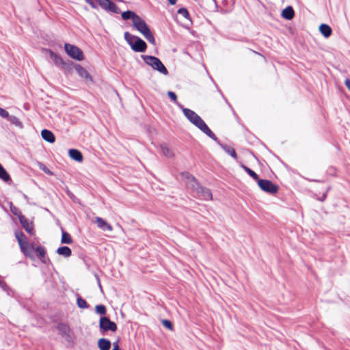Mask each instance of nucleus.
<instances>
[{"mask_svg":"<svg viewBox=\"0 0 350 350\" xmlns=\"http://www.w3.org/2000/svg\"><path fill=\"white\" fill-rule=\"evenodd\" d=\"M243 169L245 170V171L251 176L252 177L254 180H256L257 182H258V180H260L258 178V176L257 175V174L254 172L253 170H252L251 169H250L249 167H246V166H243Z\"/></svg>","mask_w":350,"mask_h":350,"instance_id":"28","label":"nucleus"},{"mask_svg":"<svg viewBox=\"0 0 350 350\" xmlns=\"http://www.w3.org/2000/svg\"><path fill=\"white\" fill-rule=\"evenodd\" d=\"M9 116V113L6 110L0 107V116L2 118H8Z\"/></svg>","mask_w":350,"mask_h":350,"instance_id":"35","label":"nucleus"},{"mask_svg":"<svg viewBox=\"0 0 350 350\" xmlns=\"http://www.w3.org/2000/svg\"><path fill=\"white\" fill-rule=\"evenodd\" d=\"M35 250L37 253L38 256L40 258V260H42V258H44L46 254L44 248L43 247L38 246L35 249Z\"/></svg>","mask_w":350,"mask_h":350,"instance_id":"27","label":"nucleus"},{"mask_svg":"<svg viewBox=\"0 0 350 350\" xmlns=\"http://www.w3.org/2000/svg\"><path fill=\"white\" fill-rule=\"evenodd\" d=\"M222 148L226 153L231 155L234 159L237 158V153L233 148L228 146H223Z\"/></svg>","mask_w":350,"mask_h":350,"instance_id":"25","label":"nucleus"},{"mask_svg":"<svg viewBox=\"0 0 350 350\" xmlns=\"http://www.w3.org/2000/svg\"><path fill=\"white\" fill-rule=\"evenodd\" d=\"M168 1L171 5H174L176 3V0H168Z\"/></svg>","mask_w":350,"mask_h":350,"instance_id":"39","label":"nucleus"},{"mask_svg":"<svg viewBox=\"0 0 350 350\" xmlns=\"http://www.w3.org/2000/svg\"><path fill=\"white\" fill-rule=\"evenodd\" d=\"M57 253L59 255L63 256L66 258L70 257L72 254L71 250L67 246H62L59 247L57 250Z\"/></svg>","mask_w":350,"mask_h":350,"instance_id":"18","label":"nucleus"},{"mask_svg":"<svg viewBox=\"0 0 350 350\" xmlns=\"http://www.w3.org/2000/svg\"><path fill=\"white\" fill-rule=\"evenodd\" d=\"M20 221L21 222V224L23 225V228L25 229V230L29 233H32L33 228L32 226L28 223L27 219H24V217H21Z\"/></svg>","mask_w":350,"mask_h":350,"instance_id":"23","label":"nucleus"},{"mask_svg":"<svg viewBox=\"0 0 350 350\" xmlns=\"http://www.w3.org/2000/svg\"><path fill=\"white\" fill-rule=\"evenodd\" d=\"M294 14L295 12L291 6L286 7L284 10H283L282 12V17L287 20L292 19L294 16Z\"/></svg>","mask_w":350,"mask_h":350,"instance_id":"17","label":"nucleus"},{"mask_svg":"<svg viewBox=\"0 0 350 350\" xmlns=\"http://www.w3.org/2000/svg\"><path fill=\"white\" fill-rule=\"evenodd\" d=\"M124 37L134 51L144 52L146 51L147 45L146 42L139 37L135 36L127 31L124 33Z\"/></svg>","mask_w":350,"mask_h":350,"instance_id":"4","label":"nucleus"},{"mask_svg":"<svg viewBox=\"0 0 350 350\" xmlns=\"http://www.w3.org/2000/svg\"><path fill=\"white\" fill-rule=\"evenodd\" d=\"M75 68L77 72L79 74V75L81 77L84 78L89 81H92V77H90V74L83 67L77 64L75 66Z\"/></svg>","mask_w":350,"mask_h":350,"instance_id":"14","label":"nucleus"},{"mask_svg":"<svg viewBox=\"0 0 350 350\" xmlns=\"http://www.w3.org/2000/svg\"><path fill=\"white\" fill-rule=\"evenodd\" d=\"M258 187L265 192L269 193H275L278 190V187L277 185L272 183L271 181L269 180L260 179L258 180Z\"/></svg>","mask_w":350,"mask_h":350,"instance_id":"9","label":"nucleus"},{"mask_svg":"<svg viewBox=\"0 0 350 350\" xmlns=\"http://www.w3.org/2000/svg\"><path fill=\"white\" fill-rule=\"evenodd\" d=\"M94 222L100 229L104 231L111 232L113 230V227L101 217H96Z\"/></svg>","mask_w":350,"mask_h":350,"instance_id":"12","label":"nucleus"},{"mask_svg":"<svg viewBox=\"0 0 350 350\" xmlns=\"http://www.w3.org/2000/svg\"><path fill=\"white\" fill-rule=\"evenodd\" d=\"M167 95L173 101H176L177 97L174 92L170 91L167 92Z\"/></svg>","mask_w":350,"mask_h":350,"instance_id":"36","label":"nucleus"},{"mask_svg":"<svg viewBox=\"0 0 350 350\" xmlns=\"http://www.w3.org/2000/svg\"><path fill=\"white\" fill-rule=\"evenodd\" d=\"M42 137L46 142L49 143H53L55 141V137L54 134L46 129H44L41 132Z\"/></svg>","mask_w":350,"mask_h":350,"instance_id":"15","label":"nucleus"},{"mask_svg":"<svg viewBox=\"0 0 350 350\" xmlns=\"http://www.w3.org/2000/svg\"><path fill=\"white\" fill-rule=\"evenodd\" d=\"M139 16L137 15L135 12L132 11H126L122 13V18L124 20H128V19H132L133 22L134 21V19L135 17H138Z\"/></svg>","mask_w":350,"mask_h":350,"instance_id":"21","label":"nucleus"},{"mask_svg":"<svg viewBox=\"0 0 350 350\" xmlns=\"http://www.w3.org/2000/svg\"><path fill=\"white\" fill-rule=\"evenodd\" d=\"M160 153L167 158H174L175 154L172 148H170L167 144L163 143L159 146Z\"/></svg>","mask_w":350,"mask_h":350,"instance_id":"11","label":"nucleus"},{"mask_svg":"<svg viewBox=\"0 0 350 350\" xmlns=\"http://www.w3.org/2000/svg\"><path fill=\"white\" fill-rule=\"evenodd\" d=\"M92 8H97L100 6L104 10L111 11L114 13H119L120 9L116 6L115 3L109 0H85Z\"/></svg>","mask_w":350,"mask_h":350,"instance_id":"6","label":"nucleus"},{"mask_svg":"<svg viewBox=\"0 0 350 350\" xmlns=\"http://www.w3.org/2000/svg\"><path fill=\"white\" fill-rule=\"evenodd\" d=\"M64 49L66 53L72 59L78 61L83 59V53L79 47L73 44L66 43L64 44Z\"/></svg>","mask_w":350,"mask_h":350,"instance_id":"8","label":"nucleus"},{"mask_svg":"<svg viewBox=\"0 0 350 350\" xmlns=\"http://www.w3.org/2000/svg\"><path fill=\"white\" fill-rule=\"evenodd\" d=\"M77 305L81 308H86L88 307L86 301L82 298L77 299Z\"/></svg>","mask_w":350,"mask_h":350,"instance_id":"33","label":"nucleus"},{"mask_svg":"<svg viewBox=\"0 0 350 350\" xmlns=\"http://www.w3.org/2000/svg\"><path fill=\"white\" fill-rule=\"evenodd\" d=\"M57 328L62 335L68 336L69 334L70 327L68 325L64 323H59L58 324Z\"/></svg>","mask_w":350,"mask_h":350,"instance_id":"20","label":"nucleus"},{"mask_svg":"<svg viewBox=\"0 0 350 350\" xmlns=\"http://www.w3.org/2000/svg\"><path fill=\"white\" fill-rule=\"evenodd\" d=\"M133 25L149 42L152 44H155V39L153 34L150 31L146 22L141 17H135L133 22Z\"/></svg>","mask_w":350,"mask_h":350,"instance_id":"3","label":"nucleus"},{"mask_svg":"<svg viewBox=\"0 0 350 350\" xmlns=\"http://www.w3.org/2000/svg\"><path fill=\"white\" fill-rule=\"evenodd\" d=\"M113 350H120L118 342H114L113 343Z\"/></svg>","mask_w":350,"mask_h":350,"instance_id":"38","label":"nucleus"},{"mask_svg":"<svg viewBox=\"0 0 350 350\" xmlns=\"http://www.w3.org/2000/svg\"><path fill=\"white\" fill-rule=\"evenodd\" d=\"M0 178L4 181H8L10 179V175L6 172V170L3 168V167L0 164Z\"/></svg>","mask_w":350,"mask_h":350,"instance_id":"24","label":"nucleus"},{"mask_svg":"<svg viewBox=\"0 0 350 350\" xmlns=\"http://www.w3.org/2000/svg\"><path fill=\"white\" fill-rule=\"evenodd\" d=\"M61 242L62 243L70 244L72 243V239L68 232L63 231L62 234Z\"/></svg>","mask_w":350,"mask_h":350,"instance_id":"22","label":"nucleus"},{"mask_svg":"<svg viewBox=\"0 0 350 350\" xmlns=\"http://www.w3.org/2000/svg\"><path fill=\"white\" fill-rule=\"evenodd\" d=\"M68 155L72 160L79 163L82 162L83 160L81 152L77 149H70L68 150Z\"/></svg>","mask_w":350,"mask_h":350,"instance_id":"13","label":"nucleus"},{"mask_svg":"<svg viewBox=\"0 0 350 350\" xmlns=\"http://www.w3.org/2000/svg\"><path fill=\"white\" fill-rule=\"evenodd\" d=\"M51 57L53 59L54 62L57 65L63 63L62 59L59 55H57V54H55L54 53H52V52L51 53Z\"/></svg>","mask_w":350,"mask_h":350,"instance_id":"29","label":"nucleus"},{"mask_svg":"<svg viewBox=\"0 0 350 350\" xmlns=\"http://www.w3.org/2000/svg\"><path fill=\"white\" fill-rule=\"evenodd\" d=\"M187 177L188 179L187 183V186L191 188L199 198L205 200H212V193L208 189L201 187L193 176L187 175Z\"/></svg>","mask_w":350,"mask_h":350,"instance_id":"2","label":"nucleus"},{"mask_svg":"<svg viewBox=\"0 0 350 350\" xmlns=\"http://www.w3.org/2000/svg\"><path fill=\"white\" fill-rule=\"evenodd\" d=\"M100 329L103 332L111 331L116 332L117 330L116 324L111 321L109 318L103 317L100 319L99 321Z\"/></svg>","mask_w":350,"mask_h":350,"instance_id":"10","label":"nucleus"},{"mask_svg":"<svg viewBox=\"0 0 350 350\" xmlns=\"http://www.w3.org/2000/svg\"><path fill=\"white\" fill-rule=\"evenodd\" d=\"M142 57L144 62L151 66L154 70L165 75L168 74L167 68L159 58L151 55H142Z\"/></svg>","mask_w":350,"mask_h":350,"instance_id":"5","label":"nucleus"},{"mask_svg":"<svg viewBox=\"0 0 350 350\" xmlns=\"http://www.w3.org/2000/svg\"><path fill=\"white\" fill-rule=\"evenodd\" d=\"M39 168L47 174L52 175V172L43 163H38Z\"/></svg>","mask_w":350,"mask_h":350,"instance_id":"31","label":"nucleus"},{"mask_svg":"<svg viewBox=\"0 0 350 350\" xmlns=\"http://www.w3.org/2000/svg\"><path fill=\"white\" fill-rule=\"evenodd\" d=\"M8 120L12 124H14V125L17 126H22V123L19 120V119L14 116H9V117L8 118Z\"/></svg>","mask_w":350,"mask_h":350,"instance_id":"26","label":"nucleus"},{"mask_svg":"<svg viewBox=\"0 0 350 350\" xmlns=\"http://www.w3.org/2000/svg\"><path fill=\"white\" fill-rule=\"evenodd\" d=\"M162 323L166 328L169 329H172V324L170 321L163 320Z\"/></svg>","mask_w":350,"mask_h":350,"instance_id":"34","label":"nucleus"},{"mask_svg":"<svg viewBox=\"0 0 350 350\" xmlns=\"http://www.w3.org/2000/svg\"><path fill=\"white\" fill-rule=\"evenodd\" d=\"M95 310L96 313L99 314H106V308L104 305H97L95 307Z\"/></svg>","mask_w":350,"mask_h":350,"instance_id":"30","label":"nucleus"},{"mask_svg":"<svg viewBox=\"0 0 350 350\" xmlns=\"http://www.w3.org/2000/svg\"><path fill=\"white\" fill-rule=\"evenodd\" d=\"M15 235L22 252L25 256L32 258V253L35 250L34 247L29 243L23 233L16 232Z\"/></svg>","mask_w":350,"mask_h":350,"instance_id":"7","label":"nucleus"},{"mask_svg":"<svg viewBox=\"0 0 350 350\" xmlns=\"http://www.w3.org/2000/svg\"><path fill=\"white\" fill-rule=\"evenodd\" d=\"M319 31L325 38H329L332 35V28L326 24H321L319 26Z\"/></svg>","mask_w":350,"mask_h":350,"instance_id":"16","label":"nucleus"},{"mask_svg":"<svg viewBox=\"0 0 350 350\" xmlns=\"http://www.w3.org/2000/svg\"><path fill=\"white\" fill-rule=\"evenodd\" d=\"M183 112L184 115L187 117V118L195 126H196L199 129H200L202 132H204L206 135H207L211 138L215 139L216 137L215 134L211 131V129L207 126L206 123L202 120V119L193 111L183 108Z\"/></svg>","mask_w":350,"mask_h":350,"instance_id":"1","label":"nucleus"},{"mask_svg":"<svg viewBox=\"0 0 350 350\" xmlns=\"http://www.w3.org/2000/svg\"><path fill=\"white\" fill-rule=\"evenodd\" d=\"M98 345L100 350H109L111 342L105 338H100L98 342Z\"/></svg>","mask_w":350,"mask_h":350,"instance_id":"19","label":"nucleus"},{"mask_svg":"<svg viewBox=\"0 0 350 350\" xmlns=\"http://www.w3.org/2000/svg\"><path fill=\"white\" fill-rule=\"evenodd\" d=\"M178 13L181 14L184 18H189V14L186 8H182L178 10Z\"/></svg>","mask_w":350,"mask_h":350,"instance_id":"32","label":"nucleus"},{"mask_svg":"<svg viewBox=\"0 0 350 350\" xmlns=\"http://www.w3.org/2000/svg\"><path fill=\"white\" fill-rule=\"evenodd\" d=\"M345 84L348 88V90H350V79H346L345 81Z\"/></svg>","mask_w":350,"mask_h":350,"instance_id":"37","label":"nucleus"}]
</instances>
